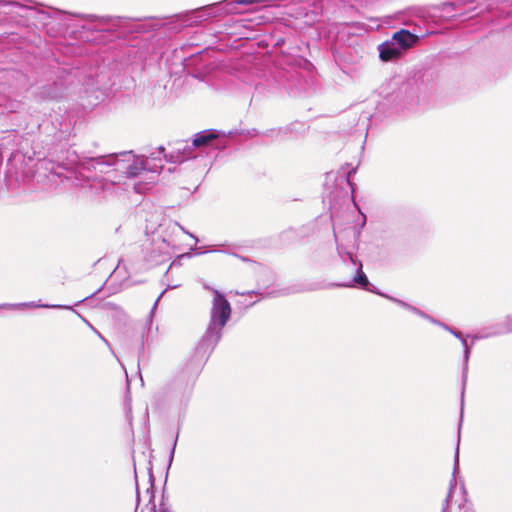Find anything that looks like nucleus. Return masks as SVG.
I'll return each instance as SVG.
<instances>
[{"label": "nucleus", "instance_id": "nucleus-1", "mask_svg": "<svg viewBox=\"0 0 512 512\" xmlns=\"http://www.w3.org/2000/svg\"><path fill=\"white\" fill-rule=\"evenodd\" d=\"M231 308L227 300L218 291H214L211 323L209 330L215 335L219 334L221 328L230 317Z\"/></svg>", "mask_w": 512, "mask_h": 512}, {"label": "nucleus", "instance_id": "nucleus-2", "mask_svg": "<svg viewBox=\"0 0 512 512\" xmlns=\"http://www.w3.org/2000/svg\"><path fill=\"white\" fill-rule=\"evenodd\" d=\"M98 166L102 165H114L118 170L126 169V172L130 176L138 174V170L143 168V160L140 158L135 159L130 153H125L119 157L100 158L97 160Z\"/></svg>", "mask_w": 512, "mask_h": 512}, {"label": "nucleus", "instance_id": "nucleus-3", "mask_svg": "<svg viewBox=\"0 0 512 512\" xmlns=\"http://www.w3.org/2000/svg\"><path fill=\"white\" fill-rule=\"evenodd\" d=\"M379 51V58L383 62H389V61H395L400 59L404 52L399 49L398 44L394 41V39L391 37V39L383 42L378 46Z\"/></svg>", "mask_w": 512, "mask_h": 512}, {"label": "nucleus", "instance_id": "nucleus-6", "mask_svg": "<svg viewBox=\"0 0 512 512\" xmlns=\"http://www.w3.org/2000/svg\"><path fill=\"white\" fill-rule=\"evenodd\" d=\"M355 283H358L362 286L368 285V279L366 275L362 272L361 267L359 268L356 277L354 278Z\"/></svg>", "mask_w": 512, "mask_h": 512}, {"label": "nucleus", "instance_id": "nucleus-5", "mask_svg": "<svg viewBox=\"0 0 512 512\" xmlns=\"http://www.w3.org/2000/svg\"><path fill=\"white\" fill-rule=\"evenodd\" d=\"M217 134L214 131H203L195 135L193 145L195 147H201L208 145L211 141L217 138Z\"/></svg>", "mask_w": 512, "mask_h": 512}, {"label": "nucleus", "instance_id": "nucleus-4", "mask_svg": "<svg viewBox=\"0 0 512 512\" xmlns=\"http://www.w3.org/2000/svg\"><path fill=\"white\" fill-rule=\"evenodd\" d=\"M392 38L398 44L399 49L404 53L414 47L419 39L417 35L412 34L410 31L405 29L395 32L392 35Z\"/></svg>", "mask_w": 512, "mask_h": 512}]
</instances>
